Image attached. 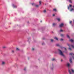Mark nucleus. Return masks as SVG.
I'll return each instance as SVG.
<instances>
[{
	"mask_svg": "<svg viewBox=\"0 0 74 74\" xmlns=\"http://www.w3.org/2000/svg\"><path fill=\"white\" fill-rule=\"evenodd\" d=\"M68 71L69 74H74V71L72 69H68Z\"/></svg>",
	"mask_w": 74,
	"mask_h": 74,
	"instance_id": "obj_1",
	"label": "nucleus"
},
{
	"mask_svg": "<svg viewBox=\"0 0 74 74\" xmlns=\"http://www.w3.org/2000/svg\"><path fill=\"white\" fill-rule=\"evenodd\" d=\"M58 51H59V54L60 55H61L62 56H64V54H63V52H62V51H61L59 49H58Z\"/></svg>",
	"mask_w": 74,
	"mask_h": 74,
	"instance_id": "obj_2",
	"label": "nucleus"
},
{
	"mask_svg": "<svg viewBox=\"0 0 74 74\" xmlns=\"http://www.w3.org/2000/svg\"><path fill=\"white\" fill-rule=\"evenodd\" d=\"M67 45H68V46H69V47H70V46H71L72 48H74V46L73 45H72L69 44H67Z\"/></svg>",
	"mask_w": 74,
	"mask_h": 74,
	"instance_id": "obj_3",
	"label": "nucleus"
},
{
	"mask_svg": "<svg viewBox=\"0 0 74 74\" xmlns=\"http://www.w3.org/2000/svg\"><path fill=\"white\" fill-rule=\"evenodd\" d=\"M70 8H71V7H72V5H70V4H69V6H68V10H69L70 9Z\"/></svg>",
	"mask_w": 74,
	"mask_h": 74,
	"instance_id": "obj_4",
	"label": "nucleus"
},
{
	"mask_svg": "<svg viewBox=\"0 0 74 74\" xmlns=\"http://www.w3.org/2000/svg\"><path fill=\"white\" fill-rule=\"evenodd\" d=\"M66 66L68 67H70V64L69 63H67Z\"/></svg>",
	"mask_w": 74,
	"mask_h": 74,
	"instance_id": "obj_5",
	"label": "nucleus"
},
{
	"mask_svg": "<svg viewBox=\"0 0 74 74\" xmlns=\"http://www.w3.org/2000/svg\"><path fill=\"white\" fill-rule=\"evenodd\" d=\"M63 23H61L59 25V26L60 27H63Z\"/></svg>",
	"mask_w": 74,
	"mask_h": 74,
	"instance_id": "obj_6",
	"label": "nucleus"
},
{
	"mask_svg": "<svg viewBox=\"0 0 74 74\" xmlns=\"http://www.w3.org/2000/svg\"><path fill=\"white\" fill-rule=\"evenodd\" d=\"M12 6L14 7V8H17V6L16 5H14V4H12Z\"/></svg>",
	"mask_w": 74,
	"mask_h": 74,
	"instance_id": "obj_7",
	"label": "nucleus"
},
{
	"mask_svg": "<svg viewBox=\"0 0 74 74\" xmlns=\"http://www.w3.org/2000/svg\"><path fill=\"white\" fill-rule=\"evenodd\" d=\"M70 55H71V56H74V54L73 53H69Z\"/></svg>",
	"mask_w": 74,
	"mask_h": 74,
	"instance_id": "obj_8",
	"label": "nucleus"
},
{
	"mask_svg": "<svg viewBox=\"0 0 74 74\" xmlns=\"http://www.w3.org/2000/svg\"><path fill=\"white\" fill-rule=\"evenodd\" d=\"M72 60V59H71V58L70 59H69V61L70 62V63H72V61H71Z\"/></svg>",
	"mask_w": 74,
	"mask_h": 74,
	"instance_id": "obj_9",
	"label": "nucleus"
},
{
	"mask_svg": "<svg viewBox=\"0 0 74 74\" xmlns=\"http://www.w3.org/2000/svg\"><path fill=\"white\" fill-rule=\"evenodd\" d=\"M73 10L74 11V9L71 8V9L70 10V11H73Z\"/></svg>",
	"mask_w": 74,
	"mask_h": 74,
	"instance_id": "obj_10",
	"label": "nucleus"
},
{
	"mask_svg": "<svg viewBox=\"0 0 74 74\" xmlns=\"http://www.w3.org/2000/svg\"><path fill=\"white\" fill-rule=\"evenodd\" d=\"M57 19L58 20V22H59L60 21V18H57Z\"/></svg>",
	"mask_w": 74,
	"mask_h": 74,
	"instance_id": "obj_11",
	"label": "nucleus"
},
{
	"mask_svg": "<svg viewBox=\"0 0 74 74\" xmlns=\"http://www.w3.org/2000/svg\"><path fill=\"white\" fill-rule=\"evenodd\" d=\"M53 10L54 11H55V12H56L57 11V10H56V9H53Z\"/></svg>",
	"mask_w": 74,
	"mask_h": 74,
	"instance_id": "obj_12",
	"label": "nucleus"
},
{
	"mask_svg": "<svg viewBox=\"0 0 74 74\" xmlns=\"http://www.w3.org/2000/svg\"><path fill=\"white\" fill-rule=\"evenodd\" d=\"M70 41H71V42H73L74 41V40H73V39H71L70 40Z\"/></svg>",
	"mask_w": 74,
	"mask_h": 74,
	"instance_id": "obj_13",
	"label": "nucleus"
},
{
	"mask_svg": "<svg viewBox=\"0 0 74 74\" xmlns=\"http://www.w3.org/2000/svg\"><path fill=\"white\" fill-rule=\"evenodd\" d=\"M54 39H55L56 40H58V38H56V37H55L54 38Z\"/></svg>",
	"mask_w": 74,
	"mask_h": 74,
	"instance_id": "obj_14",
	"label": "nucleus"
},
{
	"mask_svg": "<svg viewBox=\"0 0 74 74\" xmlns=\"http://www.w3.org/2000/svg\"><path fill=\"white\" fill-rule=\"evenodd\" d=\"M56 25V24L53 23V26H55V25Z\"/></svg>",
	"mask_w": 74,
	"mask_h": 74,
	"instance_id": "obj_15",
	"label": "nucleus"
},
{
	"mask_svg": "<svg viewBox=\"0 0 74 74\" xmlns=\"http://www.w3.org/2000/svg\"><path fill=\"white\" fill-rule=\"evenodd\" d=\"M55 60H55V58H53L52 59V61H54Z\"/></svg>",
	"mask_w": 74,
	"mask_h": 74,
	"instance_id": "obj_16",
	"label": "nucleus"
},
{
	"mask_svg": "<svg viewBox=\"0 0 74 74\" xmlns=\"http://www.w3.org/2000/svg\"><path fill=\"white\" fill-rule=\"evenodd\" d=\"M69 0V3H72V2H71V0Z\"/></svg>",
	"mask_w": 74,
	"mask_h": 74,
	"instance_id": "obj_17",
	"label": "nucleus"
},
{
	"mask_svg": "<svg viewBox=\"0 0 74 74\" xmlns=\"http://www.w3.org/2000/svg\"><path fill=\"white\" fill-rule=\"evenodd\" d=\"M64 36V34H61V36L62 37H63Z\"/></svg>",
	"mask_w": 74,
	"mask_h": 74,
	"instance_id": "obj_18",
	"label": "nucleus"
},
{
	"mask_svg": "<svg viewBox=\"0 0 74 74\" xmlns=\"http://www.w3.org/2000/svg\"><path fill=\"white\" fill-rule=\"evenodd\" d=\"M67 37L68 38H70V36H69L68 35H67Z\"/></svg>",
	"mask_w": 74,
	"mask_h": 74,
	"instance_id": "obj_19",
	"label": "nucleus"
},
{
	"mask_svg": "<svg viewBox=\"0 0 74 74\" xmlns=\"http://www.w3.org/2000/svg\"><path fill=\"white\" fill-rule=\"evenodd\" d=\"M16 51H19V49L18 48H16Z\"/></svg>",
	"mask_w": 74,
	"mask_h": 74,
	"instance_id": "obj_20",
	"label": "nucleus"
},
{
	"mask_svg": "<svg viewBox=\"0 0 74 74\" xmlns=\"http://www.w3.org/2000/svg\"><path fill=\"white\" fill-rule=\"evenodd\" d=\"M63 30L62 29H61L60 30V32H63Z\"/></svg>",
	"mask_w": 74,
	"mask_h": 74,
	"instance_id": "obj_21",
	"label": "nucleus"
},
{
	"mask_svg": "<svg viewBox=\"0 0 74 74\" xmlns=\"http://www.w3.org/2000/svg\"><path fill=\"white\" fill-rule=\"evenodd\" d=\"M5 64V62H2V64Z\"/></svg>",
	"mask_w": 74,
	"mask_h": 74,
	"instance_id": "obj_22",
	"label": "nucleus"
},
{
	"mask_svg": "<svg viewBox=\"0 0 74 74\" xmlns=\"http://www.w3.org/2000/svg\"><path fill=\"white\" fill-rule=\"evenodd\" d=\"M69 50H70V51H71V48H69Z\"/></svg>",
	"mask_w": 74,
	"mask_h": 74,
	"instance_id": "obj_23",
	"label": "nucleus"
},
{
	"mask_svg": "<svg viewBox=\"0 0 74 74\" xmlns=\"http://www.w3.org/2000/svg\"><path fill=\"white\" fill-rule=\"evenodd\" d=\"M43 12H44V13H45V12H46V10H44L43 11Z\"/></svg>",
	"mask_w": 74,
	"mask_h": 74,
	"instance_id": "obj_24",
	"label": "nucleus"
},
{
	"mask_svg": "<svg viewBox=\"0 0 74 74\" xmlns=\"http://www.w3.org/2000/svg\"><path fill=\"white\" fill-rule=\"evenodd\" d=\"M63 39L62 38H61L60 40V41H63Z\"/></svg>",
	"mask_w": 74,
	"mask_h": 74,
	"instance_id": "obj_25",
	"label": "nucleus"
},
{
	"mask_svg": "<svg viewBox=\"0 0 74 74\" xmlns=\"http://www.w3.org/2000/svg\"><path fill=\"white\" fill-rule=\"evenodd\" d=\"M56 46H58V47H59V44H57L56 45Z\"/></svg>",
	"mask_w": 74,
	"mask_h": 74,
	"instance_id": "obj_26",
	"label": "nucleus"
},
{
	"mask_svg": "<svg viewBox=\"0 0 74 74\" xmlns=\"http://www.w3.org/2000/svg\"><path fill=\"white\" fill-rule=\"evenodd\" d=\"M35 6L36 7H38L39 6V5H36Z\"/></svg>",
	"mask_w": 74,
	"mask_h": 74,
	"instance_id": "obj_27",
	"label": "nucleus"
},
{
	"mask_svg": "<svg viewBox=\"0 0 74 74\" xmlns=\"http://www.w3.org/2000/svg\"><path fill=\"white\" fill-rule=\"evenodd\" d=\"M51 42H53V39H51Z\"/></svg>",
	"mask_w": 74,
	"mask_h": 74,
	"instance_id": "obj_28",
	"label": "nucleus"
},
{
	"mask_svg": "<svg viewBox=\"0 0 74 74\" xmlns=\"http://www.w3.org/2000/svg\"><path fill=\"white\" fill-rule=\"evenodd\" d=\"M41 1H39V4H40V5H41Z\"/></svg>",
	"mask_w": 74,
	"mask_h": 74,
	"instance_id": "obj_29",
	"label": "nucleus"
},
{
	"mask_svg": "<svg viewBox=\"0 0 74 74\" xmlns=\"http://www.w3.org/2000/svg\"><path fill=\"white\" fill-rule=\"evenodd\" d=\"M71 23H72V21H71L70 22H69V23L70 24H71Z\"/></svg>",
	"mask_w": 74,
	"mask_h": 74,
	"instance_id": "obj_30",
	"label": "nucleus"
},
{
	"mask_svg": "<svg viewBox=\"0 0 74 74\" xmlns=\"http://www.w3.org/2000/svg\"><path fill=\"white\" fill-rule=\"evenodd\" d=\"M12 53H14V50H12Z\"/></svg>",
	"mask_w": 74,
	"mask_h": 74,
	"instance_id": "obj_31",
	"label": "nucleus"
},
{
	"mask_svg": "<svg viewBox=\"0 0 74 74\" xmlns=\"http://www.w3.org/2000/svg\"><path fill=\"white\" fill-rule=\"evenodd\" d=\"M32 49V51H34V48H33Z\"/></svg>",
	"mask_w": 74,
	"mask_h": 74,
	"instance_id": "obj_32",
	"label": "nucleus"
},
{
	"mask_svg": "<svg viewBox=\"0 0 74 74\" xmlns=\"http://www.w3.org/2000/svg\"><path fill=\"white\" fill-rule=\"evenodd\" d=\"M6 47H3V48H5Z\"/></svg>",
	"mask_w": 74,
	"mask_h": 74,
	"instance_id": "obj_33",
	"label": "nucleus"
},
{
	"mask_svg": "<svg viewBox=\"0 0 74 74\" xmlns=\"http://www.w3.org/2000/svg\"><path fill=\"white\" fill-rule=\"evenodd\" d=\"M64 49L65 50V51H66L67 50V49H66V48H64Z\"/></svg>",
	"mask_w": 74,
	"mask_h": 74,
	"instance_id": "obj_34",
	"label": "nucleus"
},
{
	"mask_svg": "<svg viewBox=\"0 0 74 74\" xmlns=\"http://www.w3.org/2000/svg\"><path fill=\"white\" fill-rule=\"evenodd\" d=\"M24 70L25 71H26V68H25L24 69Z\"/></svg>",
	"mask_w": 74,
	"mask_h": 74,
	"instance_id": "obj_35",
	"label": "nucleus"
},
{
	"mask_svg": "<svg viewBox=\"0 0 74 74\" xmlns=\"http://www.w3.org/2000/svg\"><path fill=\"white\" fill-rule=\"evenodd\" d=\"M42 45H44V43H43L42 44Z\"/></svg>",
	"mask_w": 74,
	"mask_h": 74,
	"instance_id": "obj_36",
	"label": "nucleus"
},
{
	"mask_svg": "<svg viewBox=\"0 0 74 74\" xmlns=\"http://www.w3.org/2000/svg\"><path fill=\"white\" fill-rule=\"evenodd\" d=\"M45 39V38H42V40H44Z\"/></svg>",
	"mask_w": 74,
	"mask_h": 74,
	"instance_id": "obj_37",
	"label": "nucleus"
},
{
	"mask_svg": "<svg viewBox=\"0 0 74 74\" xmlns=\"http://www.w3.org/2000/svg\"><path fill=\"white\" fill-rule=\"evenodd\" d=\"M32 5H33V4H34V3H32Z\"/></svg>",
	"mask_w": 74,
	"mask_h": 74,
	"instance_id": "obj_38",
	"label": "nucleus"
},
{
	"mask_svg": "<svg viewBox=\"0 0 74 74\" xmlns=\"http://www.w3.org/2000/svg\"><path fill=\"white\" fill-rule=\"evenodd\" d=\"M53 16H55V14H53Z\"/></svg>",
	"mask_w": 74,
	"mask_h": 74,
	"instance_id": "obj_39",
	"label": "nucleus"
},
{
	"mask_svg": "<svg viewBox=\"0 0 74 74\" xmlns=\"http://www.w3.org/2000/svg\"><path fill=\"white\" fill-rule=\"evenodd\" d=\"M51 69V70H53V68H52Z\"/></svg>",
	"mask_w": 74,
	"mask_h": 74,
	"instance_id": "obj_40",
	"label": "nucleus"
},
{
	"mask_svg": "<svg viewBox=\"0 0 74 74\" xmlns=\"http://www.w3.org/2000/svg\"><path fill=\"white\" fill-rule=\"evenodd\" d=\"M73 8H74V5L73 6Z\"/></svg>",
	"mask_w": 74,
	"mask_h": 74,
	"instance_id": "obj_41",
	"label": "nucleus"
},
{
	"mask_svg": "<svg viewBox=\"0 0 74 74\" xmlns=\"http://www.w3.org/2000/svg\"><path fill=\"white\" fill-rule=\"evenodd\" d=\"M73 23L74 24V20H73Z\"/></svg>",
	"mask_w": 74,
	"mask_h": 74,
	"instance_id": "obj_42",
	"label": "nucleus"
},
{
	"mask_svg": "<svg viewBox=\"0 0 74 74\" xmlns=\"http://www.w3.org/2000/svg\"><path fill=\"white\" fill-rule=\"evenodd\" d=\"M61 62H62V61H63V60H61Z\"/></svg>",
	"mask_w": 74,
	"mask_h": 74,
	"instance_id": "obj_43",
	"label": "nucleus"
},
{
	"mask_svg": "<svg viewBox=\"0 0 74 74\" xmlns=\"http://www.w3.org/2000/svg\"><path fill=\"white\" fill-rule=\"evenodd\" d=\"M40 22H42V21H41Z\"/></svg>",
	"mask_w": 74,
	"mask_h": 74,
	"instance_id": "obj_44",
	"label": "nucleus"
},
{
	"mask_svg": "<svg viewBox=\"0 0 74 74\" xmlns=\"http://www.w3.org/2000/svg\"><path fill=\"white\" fill-rule=\"evenodd\" d=\"M73 58H74V57H73Z\"/></svg>",
	"mask_w": 74,
	"mask_h": 74,
	"instance_id": "obj_45",
	"label": "nucleus"
},
{
	"mask_svg": "<svg viewBox=\"0 0 74 74\" xmlns=\"http://www.w3.org/2000/svg\"><path fill=\"white\" fill-rule=\"evenodd\" d=\"M52 66H53V64H52Z\"/></svg>",
	"mask_w": 74,
	"mask_h": 74,
	"instance_id": "obj_46",
	"label": "nucleus"
},
{
	"mask_svg": "<svg viewBox=\"0 0 74 74\" xmlns=\"http://www.w3.org/2000/svg\"><path fill=\"white\" fill-rule=\"evenodd\" d=\"M72 25V26H73V25Z\"/></svg>",
	"mask_w": 74,
	"mask_h": 74,
	"instance_id": "obj_47",
	"label": "nucleus"
},
{
	"mask_svg": "<svg viewBox=\"0 0 74 74\" xmlns=\"http://www.w3.org/2000/svg\"><path fill=\"white\" fill-rule=\"evenodd\" d=\"M28 23H29V22H28Z\"/></svg>",
	"mask_w": 74,
	"mask_h": 74,
	"instance_id": "obj_48",
	"label": "nucleus"
}]
</instances>
